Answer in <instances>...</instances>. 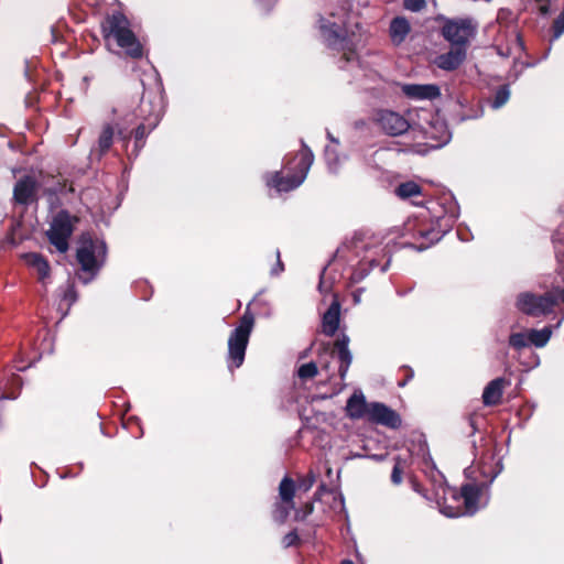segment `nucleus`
I'll list each match as a JSON object with an SVG mask.
<instances>
[{"label": "nucleus", "mask_w": 564, "mask_h": 564, "mask_svg": "<svg viewBox=\"0 0 564 564\" xmlns=\"http://www.w3.org/2000/svg\"><path fill=\"white\" fill-rule=\"evenodd\" d=\"M340 306L337 302L330 304L322 319V330L327 336L335 335L339 326Z\"/></svg>", "instance_id": "22"}, {"label": "nucleus", "mask_w": 564, "mask_h": 564, "mask_svg": "<svg viewBox=\"0 0 564 564\" xmlns=\"http://www.w3.org/2000/svg\"><path fill=\"white\" fill-rule=\"evenodd\" d=\"M501 469H502V467L500 466V467H499V468H498V469H497V470L491 475V477H490V479H489V484H491V482L495 480V478L499 475V473L501 471Z\"/></svg>", "instance_id": "44"}, {"label": "nucleus", "mask_w": 564, "mask_h": 564, "mask_svg": "<svg viewBox=\"0 0 564 564\" xmlns=\"http://www.w3.org/2000/svg\"><path fill=\"white\" fill-rule=\"evenodd\" d=\"M318 373V368L315 362L311 361L307 364H303L297 369V376L302 380H307L314 378Z\"/></svg>", "instance_id": "31"}, {"label": "nucleus", "mask_w": 564, "mask_h": 564, "mask_svg": "<svg viewBox=\"0 0 564 564\" xmlns=\"http://www.w3.org/2000/svg\"><path fill=\"white\" fill-rule=\"evenodd\" d=\"M449 132L445 127H443L442 135L440 138V143L435 147H442L443 144H446L449 141Z\"/></svg>", "instance_id": "42"}, {"label": "nucleus", "mask_w": 564, "mask_h": 564, "mask_svg": "<svg viewBox=\"0 0 564 564\" xmlns=\"http://www.w3.org/2000/svg\"><path fill=\"white\" fill-rule=\"evenodd\" d=\"M291 505L285 506H278L274 511V519L279 522H284L290 513V509H292Z\"/></svg>", "instance_id": "36"}, {"label": "nucleus", "mask_w": 564, "mask_h": 564, "mask_svg": "<svg viewBox=\"0 0 564 564\" xmlns=\"http://www.w3.org/2000/svg\"><path fill=\"white\" fill-rule=\"evenodd\" d=\"M367 420L372 423L381 424L390 429H398L401 425L400 415L395 411L380 402L370 403Z\"/></svg>", "instance_id": "14"}, {"label": "nucleus", "mask_w": 564, "mask_h": 564, "mask_svg": "<svg viewBox=\"0 0 564 564\" xmlns=\"http://www.w3.org/2000/svg\"><path fill=\"white\" fill-rule=\"evenodd\" d=\"M529 335H530V344L535 347L541 348V347H544L547 344V341L550 340L551 335H552V329L550 326H546L542 329H530Z\"/></svg>", "instance_id": "26"}, {"label": "nucleus", "mask_w": 564, "mask_h": 564, "mask_svg": "<svg viewBox=\"0 0 564 564\" xmlns=\"http://www.w3.org/2000/svg\"><path fill=\"white\" fill-rule=\"evenodd\" d=\"M476 33L477 23L469 18L447 19L442 26V35L452 46L465 47L466 50Z\"/></svg>", "instance_id": "10"}, {"label": "nucleus", "mask_w": 564, "mask_h": 564, "mask_svg": "<svg viewBox=\"0 0 564 564\" xmlns=\"http://www.w3.org/2000/svg\"><path fill=\"white\" fill-rule=\"evenodd\" d=\"M509 345L517 350L530 346L529 332L511 334L509 337Z\"/></svg>", "instance_id": "28"}, {"label": "nucleus", "mask_w": 564, "mask_h": 564, "mask_svg": "<svg viewBox=\"0 0 564 564\" xmlns=\"http://www.w3.org/2000/svg\"><path fill=\"white\" fill-rule=\"evenodd\" d=\"M369 409L370 403L366 402V398L361 392H354L346 404L347 414L351 419H367Z\"/></svg>", "instance_id": "19"}, {"label": "nucleus", "mask_w": 564, "mask_h": 564, "mask_svg": "<svg viewBox=\"0 0 564 564\" xmlns=\"http://www.w3.org/2000/svg\"><path fill=\"white\" fill-rule=\"evenodd\" d=\"M296 159L299 162L294 166H291V162L286 163V167L292 172L290 175L282 176L280 172H275L267 178V185L274 187L278 192H289L299 187L305 181L314 162V154L304 141Z\"/></svg>", "instance_id": "5"}, {"label": "nucleus", "mask_w": 564, "mask_h": 564, "mask_svg": "<svg viewBox=\"0 0 564 564\" xmlns=\"http://www.w3.org/2000/svg\"><path fill=\"white\" fill-rule=\"evenodd\" d=\"M253 324V315L246 312L240 318L239 325L231 332L228 338V368L230 371L243 364Z\"/></svg>", "instance_id": "8"}, {"label": "nucleus", "mask_w": 564, "mask_h": 564, "mask_svg": "<svg viewBox=\"0 0 564 564\" xmlns=\"http://www.w3.org/2000/svg\"><path fill=\"white\" fill-rule=\"evenodd\" d=\"M276 258H278V261H276V264L272 268L271 270V274L272 275H279L283 270H284V265L280 259V251L276 250Z\"/></svg>", "instance_id": "39"}, {"label": "nucleus", "mask_w": 564, "mask_h": 564, "mask_svg": "<svg viewBox=\"0 0 564 564\" xmlns=\"http://www.w3.org/2000/svg\"><path fill=\"white\" fill-rule=\"evenodd\" d=\"M73 234L72 217L65 210H61L53 218L47 231L50 242L59 251L66 252L68 249V239Z\"/></svg>", "instance_id": "12"}, {"label": "nucleus", "mask_w": 564, "mask_h": 564, "mask_svg": "<svg viewBox=\"0 0 564 564\" xmlns=\"http://www.w3.org/2000/svg\"><path fill=\"white\" fill-rule=\"evenodd\" d=\"M553 40L558 39L564 33V10L561 14L555 19L553 26Z\"/></svg>", "instance_id": "33"}, {"label": "nucleus", "mask_w": 564, "mask_h": 564, "mask_svg": "<svg viewBox=\"0 0 564 564\" xmlns=\"http://www.w3.org/2000/svg\"><path fill=\"white\" fill-rule=\"evenodd\" d=\"M22 258L29 267L36 270L40 282L44 284L45 279L50 276L51 271L47 260L36 252L24 253Z\"/></svg>", "instance_id": "21"}, {"label": "nucleus", "mask_w": 564, "mask_h": 564, "mask_svg": "<svg viewBox=\"0 0 564 564\" xmlns=\"http://www.w3.org/2000/svg\"><path fill=\"white\" fill-rule=\"evenodd\" d=\"M557 259L560 262H564V253L563 254H557Z\"/></svg>", "instance_id": "49"}, {"label": "nucleus", "mask_w": 564, "mask_h": 564, "mask_svg": "<svg viewBox=\"0 0 564 564\" xmlns=\"http://www.w3.org/2000/svg\"><path fill=\"white\" fill-rule=\"evenodd\" d=\"M101 28L104 37L107 42L113 40L116 44L132 58L142 57V45L131 30L130 21L123 13L116 11L109 14L104 21Z\"/></svg>", "instance_id": "2"}, {"label": "nucleus", "mask_w": 564, "mask_h": 564, "mask_svg": "<svg viewBox=\"0 0 564 564\" xmlns=\"http://www.w3.org/2000/svg\"><path fill=\"white\" fill-rule=\"evenodd\" d=\"M119 134H120V135H122V138H124V139L127 138V134H126V133H124V131H123V130H121V129L119 130Z\"/></svg>", "instance_id": "50"}, {"label": "nucleus", "mask_w": 564, "mask_h": 564, "mask_svg": "<svg viewBox=\"0 0 564 564\" xmlns=\"http://www.w3.org/2000/svg\"><path fill=\"white\" fill-rule=\"evenodd\" d=\"M402 93L415 100H433L441 96V89L435 84H406L402 86Z\"/></svg>", "instance_id": "15"}, {"label": "nucleus", "mask_w": 564, "mask_h": 564, "mask_svg": "<svg viewBox=\"0 0 564 564\" xmlns=\"http://www.w3.org/2000/svg\"><path fill=\"white\" fill-rule=\"evenodd\" d=\"M539 6V11L542 15H547L550 12V0H535Z\"/></svg>", "instance_id": "40"}, {"label": "nucleus", "mask_w": 564, "mask_h": 564, "mask_svg": "<svg viewBox=\"0 0 564 564\" xmlns=\"http://www.w3.org/2000/svg\"><path fill=\"white\" fill-rule=\"evenodd\" d=\"M564 302V290L554 288L543 294L532 292L520 293L516 305L525 315L539 317L550 314Z\"/></svg>", "instance_id": "6"}, {"label": "nucleus", "mask_w": 564, "mask_h": 564, "mask_svg": "<svg viewBox=\"0 0 564 564\" xmlns=\"http://www.w3.org/2000/svg\"><path fill=\"white\" fill-rule=\"evenodd\" d=\"M318 289L322 293H327L330 291V284H328L326 281H325V278H324V272L322 273L321 275V280H319V284H318Z\"/></svg>", "instance_id": "41"}, {"label": "nucleus", "mask_w": 564, "mask_h": 564, "mask_svg": "<svg viewBox=\"0 0 564 564\" xmlns=\"http://www.w3.org/2000/svg\"><path fill=\"white\" fill-rule=\"evenodd\" d=\"M481 490V486L476 484H466L462 487L458 497L456 489L444 488L443 502L437 501L440 511L448 518L474 514L479 508L478 501Z\"/></svg>", "instance_id": "3"}, {"label": "nucleus", "mask_w": 564, "mask_h": 564, "mask_svg": "<svg viewBox=\"0 0 564 564\" xmlns=\"http://www.w3.org/2000/svg\"><path fill=\"white\" fill-rule=\"evenodd\" d=\"M325 159H326V162H327V165H328V170L332 173H337L338 172V164H339V156H338V154L336 152V149L327 145L325 148Z\"/></svg>", "instance_id": "30"}, {"label": "nucleus", "mask_w": 564, "mask_h": 564, "mask_svg": "<svg viewBox=\"0 0 564 564\" xmlns=\"http://www.w3.org/2000/svg\"><path fill=\"white\" fill-rule=\"evenodd\" d=\"M509 97H510V90H509V87L507 85L505 86H501L495 94V97H494V100L491 102V107L494 109H499L501 108L508 100H509Z\"/></svg>", "instance_id": "29"}, {"label": "nucleus", "mask_w": 564, "mask_h": 564, "mask_svg": "<svg viewBox=\"0 0 564 564\" xmlns=\"http://www.w3.org/2000/svg\"><path fill=\"white\" fill-rule=\"evenodd\" d=\"M390 264V258L387 260V262L381 267V272H386Z\"/></svg>", "instance_id": "46"}, {"label": "nucleus", "mask_w": 564, "mask_h": 564, "mask_svg": "<svg viewBox=\"0 0 564 564\" xmlns=\"http://www.w3.org/2000/svg\"><path fill=\"white\" fill-rule=\"evenodd\" d=\"M467 50L465 47L452 46V48L435 58V64L443 70H455L466 59Z\"/></svg>", "instance_id": "17"}, {"label": "nucleus", "mask_w": 564, "mask_h": 564, "mask_svg": "<svg viewBox=\"0 0 564 564\" xmlns=\"http://www.w3.org/2000/svg\"><path fill=\"white\" fill-rule=\"evenodd\" d=\"M319 30L327 46L332 50L341 51L346 63L357 61L355 53L357 43L354 36H347L344 23L322 18L319 20Z\"/></svg>", "instance_id": "7"}, {"label": "nucleus", "mask_w": 564, "mask_h": 564, "mask_svg": "<svg viewBox=\"0 0 564 564\" xmlns=\"http://www.w3.org/2000/svg\"><path fill=\"white\" fill-rule=\"evenodd\" d=\"M295 494V484L294 481L289 478L284 477L279 486V495L281 500L286 503L291 505V507H294L293 498Z\"/></svg>", "instance_id": "25"}, {"label": "nucleus", "mask_w": 564, "mask_h": 564, "mask_svg": "<svg viewBox=\"0 0 564 564\" xmlns=\"http://www.w3.org/2000/svg\"><path fill=\"white\" fill-rule=\"evenodd\" d=\"M313 512V505L312 503H306L305 505V512L302 517V519H304L306 516L311 514Z\"/></svg>", "instance_id": "43"}, {"label": "nucleus", "mask_w": 564, "mask_h": 564, "mask_svg": "<svg viewBox=\"0 0 564 564\" xmlns=\"http://www.w3.org/2000/svg\"><path fill=\"white\" fill-rule=\"evenodd\" d=\"M14 381L20 382V377H15Z\"/></svg>", "instance_id": "52"}, {"label": "nucleus", "mask_w": 564, "mask_h": 564, "mask_svg": "<svg viewBox=\"0 0 564 564\" xmlns=\"http://www.w3.org/2000/svg\"><path fill=\"white\" fill-rule=\"evenodd\" d=\"M162 116L163 105L161 98L156 97L154 100L142 98L139 115L135 116L142 118V122L138 124L134 133L135 148L140 149L142 147L141 141L149 131L159 124Z\"/></svg>", "instance_id": "11"}, {"label": "nucleus", "mask_w": 564, "mask_h": 564, "mask_svg": "<svg viewBox=\"0 0 564 564\" xmlns=\"http://www.w3.org/2000/svg\"><path fill=\"white\" fill-rule=\"evenodd\" d=\"M404 467H405V462L402 460L400 457H397L392 473H391V481L394 485H400L402 482Z\"/></svg>", "instance_id": "32"}, {"label": "nucleus", "mask_w": 564, "mask_h": 564, "mask_svg": "<svg viewBox=\"0 0 564 564\" xmlns=\"http://www.w3.org/2000/svg\"><path fill=\"white\" fill-rule=\"evenodd\" d=\"M316 480V475L311 470L305 477L299 480V488L308 491Z\"/></svg>", "instance_id": "34"}, {"label": "nucleus", "mask_w": 564, "mask_h": 564, "mask_svg": "<svg viewBox=\"0 0 564 564\" xmlns=\"http://www.w3.org/2000/svg\"><path fill=\"white\" fill-rule=\"evenodd\" d=\"M457 216L458 215L454 208L451 215L436 216L435 224L429 225L422 221L417 224L409 223L406 225V230L412 231L413 238L422 239V242L417 246V249L422 251L437 242L453 226Z\"/></svg>", "instance_id": "9"}, {"label": "nucleus", "mask_w": 564, "mask_h": 564, "mask_svg": "<svg viewBox=\"0 0 564 564\" xmlns=\"http://www.w3.org/2000/svg\"><path fill=\"white\" fill-rule=\"evenodd\" d=\"M340 564H355L351 560H344Z\"/></svg>", "instance_id": "48"}, {"label": "nucleus", "mask_w": 564, "mask_h": 564, "mask_svg": "<svg viewBox=\"0 0 564 564\" xmlns=\"http://www.w3.org/2000/svg\"><path fill=\"white\" fill-rule=\"evenodd\" d=\"M394 193L398 197H400L402 199H406V198H413V197L420 196L422 193V189L417 183H415L413 181H409V182H404V183H401L400 185H398L394 189Z\"/></svg>", "instance_id": "24"}, {"label": "nucleus", "mask_w": 564, "mask_h": 564, "mask_svg": "<svg viewBox=\"0 0 564 564\" xmlns=\"http://www.w3.org/2000/svg\"><path fill=\"white\" fill-rule=\"evenodd\" d=\"M322 368L328 371L329 370V365L328 364H324V365H322Z\"/></svg>", "instance_id": "51"}, {"label": "nucleus", "mask_w": 564, "mask_h": 564, "mask_svg": "<svg viewBox=\"0 0 564 564\" xmlns=\"http://www.w3.org/2000/svg\"><path fill=\"white\" fill-rule=\"evenodd\" d=\"M113 141V129L110 124H106L98 138V151L100 154H105L112 145Z\"/></svg>", "instance_id": "27"}, {"label": "nucleus", "mask_w": 564, "mask_h": 564, "mask_svg": "<svg viewBox=\"0 0 564 564\" xmlns=\"http://www.w3.org/2000/svg\"><path fill=\"white\" fill-rule=\"evenodd\" d=\"M386 248L375 238L364 234H356L350 241H346L337 249V254L352 261V257H361L354 271V279H364L370 270L380 264L381 258L386 257Z\"/></svg>", "instance_id": "1"}, {"label": "nucleus", "mask_w": 564, "mask_h": 564, "mask_svg": "<svg viewBox=\"0 0 564 564\" xmlns=\"http://www.w3.org/2000/svg\"><path fill=\"white\" fill-rule=\"evenodd\" d=\"M349 345V337L345 334H343L336 341H335V351L332 352V357L335 356L339 361L338 367V375L341 380L346 378V375L348 372V369L352 361V355L348 348Z\"/></svg>", "instance_id": "16"}, {"label": "nucleus", "mask_w": 564, "mask_h": 564, "mask_svg": "<svg viewBox=\"0 0 564 564\" xmlns=\"http://www.w3.org/2000/svg\"><path fill=\"white\" fill-rule=\"evenodd\" d=\"M403 6L409 11L419 12L425 8L426 1L425 0H404Z\"/></svg>", "instance_id": "35"}, {"label": "nucleus", "mask_w": 564, "mask_h": 564, "mask_svg": "<svg viewBox=\"0 0 564 564\" xmlns=\"http://www.w3.org/2000/svg\"><path fill=\"white\" fill-rule=\"evenodd\" d=\"M327 138L329 139V141H332L333 143L335 144H338V140L336 138L333 137V134L327 131Z\"/></svg>", "instance_id": "45"}, {"label": "nucleus", "mask_w": 564, "mask_h": 564, "mask_svg": "<svg viewBox=\"0 0 564 564\" xmlns=\"http://www.w3.org/2000/svg\"><path fill=\"white\" fill-rule=\"evenodd\" d=\"M376 121L384 133L392 137L405 133L411 127L403 115L392 110H379Z\"/></svg>", "instance_id": "13"}, {"label": "nucleus", "mask_w": 564, "mask_h": 564, "mask_svg": "<svg viewBox=\"0 0 564 564\" xmlns=\"http://www.w3.org/2000/svg\"><path fill=\"white\" fill-rule=\"evenodd\" d=\"M17 397H18V394L11 393V394H8V395H2L1 398L2 399H15Z\"/></svg>", "instance_id": "47"}, {"label": "nucleus", "mask_w": 564, "mask_h": 564, "mask_svg": "<svg viewBox=\"0 0 564 564\" xmlns=\"http://www.w3.org/2000/svg\"><path fill=\"white\" fill-rule=\"evenodd\" d=\"M63 299L65 301H68L69 304L76 302L77 300V294H76V291H75V288L74 285H67L66 290L64 291L63 293Z\"/></svg>", "instance_id": "38"}, {"label": "nucleus", "mask_w": 564, "mask_h": 564, "mask_svg": "<svg viewBox=\"0 0 564 564\" xmlns=\"http://www.w3.org/2000/svg\"><path fill=\"white\" fill-rule=\"evenodd\" d=\"M299 541V535L296 531H291L288 534L284 535L282 543L284 547H290L292 545H295Z\"/></svg>", "instance_id": "37"}, {"label": "nucleus", "mask_w": 564, "mask_h": 564, "mask_svg": "<svg viewBox=\"0 0 564 564\" xmlns=\"http://www.w3.org/2000/svg\"><path fill=\"white\" fill-rule=\"evenodd\" d=\"M411 31L409 21L403 17L394 18L390 23L391 41L395 45H400Z\"/></svg>", "instance_id": "23"}, {"label": "nucleus", "mask_w": 564, "mask_h": 564, "mask_svg": "<svg viewBox=\"0 0 564 564\" xmlns=\"http://www.w3.org/2000/svg\"><path fill=\"white\" fill-rule=\"evenodd\" d=\"M36 184L33 177L25 176L17 182L13 189V197L20 204H29L35 194Z\"/></svg>", "instance_id": "18"}, {"label": "nucleus", "mask_w": 564, "mask_h": 564, "mask_svg": "<svg viewBox=\"0 0 564 564\" xmlns=\"http://www.w3.org/2000/svg\"><path fill=\"white\" fill-rule=\"evenodd\" d=\"M506 380L503 378H496L491 380L484 389L482 402L487 406L497 405L500 403Z\"/></svg>", "instance_id": "20"}, {"label": "nucleus", "mask_w": 564, "mask_h": 564, "mask_svg": "<svg viewBox=\"0 0 564 564\" xmlns=\"http://www.w3.org/2000/svg\"><path fill=\"white\" fill-rule=\"evenodd\" d=\"M107 258V246L104 240L91 238L90 236H82L78 241L76 259L80 269L88 276H79L82 281L89 283L104 267Z\"/></svg>", "instance_id": "4"}]
</instances>
